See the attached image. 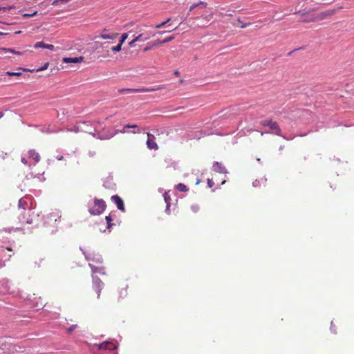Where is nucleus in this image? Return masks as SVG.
I'll return each instance as SVG.
<instances>
[{"label":"nucleus","mask_w":354,"mask_h":354,"mask_svg":"<svg viewBox=\"0 0 354 354\" xmlns=\"http://www.w3.org/2000/svg\"><path fill=\"white\" fill-rule=\"evenodd\" d=\"M261 124L264 127H268L271 131L261 132V136H263L264 133H271L279 136H282V135L281 134V130L276 122H273L270 120H265L261 121Z\"/></svg>","instance_id":"nucleus-1"},{"label":"nucleus","mask_w":354,"mask_h":354,"mask_svg":"<svg viewBox=\"0 0 354 354\" xmlns=\"http://www.w3.org/2000/svg\"><path fill=\"white\" fill-rule=\"evenodd\" d=\"M106 203L102 199H94V205L89 207L88 212L91 215H100L101 214L106 208Z\"/></svg>","instance_id":"nucleus-2"},{"label":"nucleus","mask_w":354,"mask_h":354,"mask_svg":"<svg viewBox=\"0 0 354 354\" xmlns=\"http://www.w3.org/2000/svg\"><path fill=\"white\" fill-rule=\"evenodd\" d=\"M34 212L32 209L28 208V209H24V211L21 212L19 215V221L21 223L32 224L33 221Z\"/></svg>","instance_id":"nucleus-3"},{"label":"nucleus","mask_w":354,"mask_h":354,"mask_svg":"<svg viewBox=\"0 0 354 354\" xmlns=\"http://www.w3.org/2000/svg\"><path fill=\"white\" fill-rule=\"evenodd\" d=\"M80 249L82 251V252L85 257V259L88 261H91V262L95 263L97 264L102 263L103 259L100 254H99L97 253H94V252L88 253V252H86L85 251H83L82 248H80Z\"/></svg>","instance_id":"nucleus-4"},{"label":"nucleus","mask_w":354,"mask_h":354,"mask_svg":"<svg viewBox=\"0 0 354 354\" xmlns=\"http://www.w3.org/2000/svg\"><path fill=\"white\" fill-rule=\"evenodd\" d=\"M89 122H79L77 125L74 126L73 127L67 129L68 131H72V132H85L87 133H92V131L90 129H86L85 126H88Z\"/></svg>","instance_id":"nucleus-5"},{"label":"nucleus","mask_w":354,"mask_h":354,"mask_svg":"<svg viewBox=\"0 0 354 354\" xmlns=\"http://www.w3.org/2000/svg\"><path fill=\"white\" fill-rule=\"evenodd\" d=\"M92 281L93 289L96 292L97 298H99L100 296L101 290L103 289L104 284L99 277L95 276L94 274H92Z\"/></svg>","instance_id":"nucleus-6"},{"label":"nucleus","mask_w":354,"mask_h":354,"mask_svg":"<svg viewBox=\"0 0 354 354\" xmlns=\"http://www.w3.org/2000/svg\"><path fill=\"white\" fill-rule=\"evenodd\" d=\"M2 249L0 251V258L3 259L4 261L9 260L13 253H12L11 244L2 245Z\"/></svg>","instance_id":"nucleus-7"},{"label":"nucleus","mask_w":354,"mask_h":354,"mask_svg":"<svg viewBox=\"0 0 354 354\" xmlns=\"http://www.w3.org/2000/svg\"><path fill=\"white\" fill-rule=\"evenodd\" d=\"M10 287L9 281L6 279H3L0 281V292L2 294L10 293Z\"/></svg>","instance_id":"nucleus-8"},{"label":"nucleus","mask_w":354,"mask_h":354,"mask_svg":"<svg viewBox=\"0 0 354 354\" xmlns=\"http://www.w3.org/2000/svg\"><path fill=\"white\" fill-rule=\"evenodd\" d=\"M111 201L116 205L118 209L124 212V205L122 198L118 195L111 196Z\"/></svg>","instance_id":"nucleus-9"},{"label":"nucleus","mask_w":354,"mask_h":354,"mask_svg":"<svg viewBox=\"0 0 354 354\" xmlns=\"http://www.w3.org/2000/svg\"><path fill=\"white\" fill-rule=\"evenodd\" d=\"M212 169L214 171L221 173V174H227V169L225 166L218 162H214L213 163Z\"/></svg>","instance_id":"nucleus-10"},{"label":"nucleus","mask_w":354,"mask_h":354,"mask_svg":"<svg viewBox=\"0 0 354 354\" xmlns=\"http://www.w3.org/2000/svg\"><path fill=\"white\" fill-rule=\"evenodd\" d=\"M118 348L117 345L114 344L111 342H104L100 344V349H105V350H116Z\"/></svg>","instance_id":"nucleus-11"},{"label":"nucleus","mask_w":354,"mask_h":354,"mask_svg":"<svg viewBox=\"0 0 354 354\" xmlns=\"http://www.w3.org/2000/svg\"><path fill=\"white\" fill-rule=\"evenodd\" d=\"M88 265H89L91 269L92 270L93 274L96 273V272H98V273H100V274H102V275H105L106 274L105 268L104 266H94L91 263H89Z\"/></svg>","instance_id":"nucleus-12"},{"label":"nucleus","mask_w":354,"mask_h":354,"mask_svg":"<svg viewBox=\"0 0 354 354\" xmlns=\"http://www.w3.org/2000/svg\"><path fill=\"white\" fill-rule=\"evenodd\" d=\"M153 138H154L153 136L148 133V139L147 141V145L149 149H158V145L156 143V142L153 140Z\"/></svg>","instance_id":"nucleus-13"},{"label":"nucleus","mask_w":354,"mask_h":354,"mask_svg":"<svg viewBox=\"0 0 354 354\" xmlns=\"http://www.w3.org/2000/svg\"><path fill=\"white\" fill-rule=\"evenodd\" d=\"M34 48H42L48 49L50 50H55V46L53 44H47L44 43L43 41H38V42L35 43V44L34 45Z\"/></svg>","instance_id":"nucleus-14"},{"label":"nucleus","mask_w":354,"mask_h":354,"mask_svg":"<svg viewBox=\"0 0 354 354\" xmlns=\"http://www.w3.org/2000/svg\"><path fill=\"white\" fill-rule=\"evenodd\" d=\"M84 60L83 57H64L63 58L64 63H80Z\"/></svg>","instance_id":"nucleus-15"},{"label":"nucleus","mask_w":354,"mask_h":354,"mask_svg":"<svg viewBox=\"0 0 354 354\" xmlns=\"http://www.w3.org/2000/svg\"><path fill=\"white\" fill-rule=\"evenodd\" d=\"M28 198L26 197V198H21L19 201V210L21 212L24 211V209H28L29 207L28 206V202H27V199Z\"/></svg>","instance_id":"nucleus-16"},{"label":"nucleus","mask_w":354,"mask_h":354,"mask_svg":"<svg viewBox=\"0 0 354 354\" xmlns=\"http://www.w3.org/2000/svg\"><path fill=\"white\" fill-rule=\"evenodd\" d=\"M106 30H104L103 32L100 34L98 37L102 38L103 39H115L118 34H106L105 33Z\"/></svg>","instance_id":"nucleus-17"},{"label":"nucleus","mask_w":354,"mask_h":354,"mask_svg":"<svg viewBox=\"0 0 354 354\" xmlns=\"http://www.w3.org/2000/svg\"><path fill=\"white\" fill-rule=\"evenodd\" d=\"M162 88V86H153V87H148V88L142 87V88H138V91H140V93H141V92H153V91H159Z\"/></svg>","instance_id":"nucleus-18"},{"label":"nucleus","mask_w":354,"mask_h":354,"mask_svg":"<svg viewBox=\"0 0 354 354\" xmlns=\"http://www.w3.org/2000/svg\"><path fill=\"white\" fill-rule=\"evenodd\" d=\"M119 94H127L133 93H140L138 88H120L118 91Z\"/></svg>","instance_id":"nucleus-19"},{"label":"nucleus","mask_w":354,"mask_h":354,"mask_svg":"<svg viewBox=\"0 0 354 354\" xmlns=\"http://www.w3.org/2000/svg\"><path fill=\"white\" fill-rule=\"evenodd\" d=\"M29 158H32L36 162H38L40 160L39 154L36 152L34 149H30L28 151Z\"/></svg>","instance_id":"nucleus-20"},{"label":"nucleus","mask_w":354,"mask_h":354,"mask_svg":"<svg viewBox=\"0 0 354 354\" xmlns=\"http://www.w3.org/2000/svg\"><path fill=\"white\" fill-rule=\"evenodd\" d=\"M89 122L88 124V126L86 125L85 126V128L86 129H90L91 131H92V135H94V132L97 131V129H98V125L99 124L97 122H91L90 121H88Z\"/></svg>","instance_id":"nucleus-21"},{"label":"nucleus","mask_w":354,"mask_h":354,"mask_svg":"<svg viewBox=\"0 0 354 354\" xmlns=\"http://www.w3.org/2000/svg\"><path fill=\"white\" fill-rule=\"evenodd\" d=\"M207 6V3L204 1H200L197 3H194L189 8V12H192L194 8L197 7L200 8H205Z\"/></svg>","instance_id":"nucleus-22"},{"label":"nucleus","mask_w":354,"mask_h":354,"mask_svg":"<svg viewBox=\"0 0 354 354\" xmlns=\"http://www.w3.org/2000/svg\"><path fill=\"white\" fill-rule=\"evenodd\" d=\"M149 39V36H145V33H140L135 37L136 41H145Z\"/></svg>","instance_id":"nucleus-23"},{"label":"nucleus","mask_w":354,"mask_h":354,"mask_svg":"<svg viewBox=\"0 0 354 354\" xmlns=\"http://www.w3.org/2000/svg\"><path fill=\"white\" fill-rule=\"evenodd\" d=\"M176 188L178 190L180 191V192H185L188 190V189L187 188L186 185H184L183 183H178L177 185H176Z\"/></svg>","instance_id":"nucleus-24"},{"label":"nucleus","mask_w":354,"mask_h":354,"mask_svg":"<svg viewBox=\"0 0 354 354\" xmlns=\"http://www.w3.org/2000/svg\"><path fill=\"white\" fill-rule=\"evenodd\" d=\"M171 21V18L167 19L165 21L155 26L156 28H161L164 27L167 23Z\"/></svg>","instance_id":"nucleus-25"},{"label":"nucleus","mask_w":354,"mask_h":354,"mask_svg":"<svg viewBox=\"0 0 354 354\" xmlns=\"http://www.w3.org/2000/svg\"><path fill=\"white\" fill-rule=\"evenodd\" d=\"M164 200L167 205H171V199L169 195L167 192H165L164 194Z\"/></svg>","instance_id":"nucleus-26"},{"label":"nucleus","mask_w":354,"mask_h":354,"mask_svg":"<svg viewBox=\"0 0 354 354\" xmlns=\"http://www.w3.org/2000/svg\"><path fill=\"white\" fill-rule=\"evenodd\" d=\"M174 39V36H170L169 37L165 38L162 41H159V44H166V43H168V42L172 41Z\"/></svg>","instance_id":"nucleus-27"},{"label":"nucleus","mask_w":354,"mask_h":354,"mask_svg":"<svg viewBox=\"0 0 354 354\" xmlns=\"http://www.w3.org/2000/svg\"><path fill=\"white\" fill-rule=\"evenodd\" d=\"M105 219L107 222V228H110L113 225V223H111L112 218H111V216L110 215L106 216L105 217Z\"/></svg>","instance_id":"nucleus-28"},{"label":"nucleus","mask_w":354,"mask_h":354,"mask_svg":"<svg viewBox=\"0 0 354 354\" xmlns=\"http://www.w3.org/2000/svg\"><path fill=\"white\" fill-rule=\"evenodd\" d=\"M237 21L241 24L240 27L241 28H245L251 24L250 23H245L244 24L243 22H242V21L239 18L237 19Z\"/></svg>","instance_id":"nucleus-29"},{"label":"nucleus","mask_w":354,"mask_h":354,"mask_svg":"<svg viewBox=\"0 0 354 354\" xmlns=\"http://www.w3.org/2000/svg\"><path fill=\"white\" fill-rule=\"evenodd\" d=\"M122 45L121 44H118L117 46H113L111 48V50L113 51V52H119L121 50V48H122Z\"/></svg>","instance_id":"nucleus-30"},{"label":"nucleus","mask_w":354,"mask_h":354,"mask_svg":"<svg viewBox=\"0 0 354 354\" xmlns=\"http://www.w3.org/2000/svg\"><path fill=\"white\" fill-rule=\"evenodd\" d=\"M127 37H128L127 33H123L121 35V37H120L119 43L122 44L125 41V40L127 39Z\"/></svg>","instance_id":"nucleus-31"},{"label":"nucleus","mask_w":354,"mask_h":354,"mask_svg":"<svg viewBox=\"0 0 354 354\" xmlns=\"http://www.w3.org/2000/svg\"><path fill=\"white\" fill-rule=\"evenodd\" d=\"M333 12H334V10H328V11L322 12L321 15L322 16V18H324L327 16L331 15Z\"/></svg>","instance_id":"nucleus-32"},{"label":"nucleus","mask_w":354,"mask_h":354,"mask_svg":"<svg viewBox=\"0 0 354 354\" xmlns=\"http://www.w3.org/2000/svg\"><path fill=\"white\" fill-rule=\"evenodd\" d=\"M4 50L6 52H10V53H15V54H17V55H21V52L15 51L14 49H12V48H5Z\"/></svg>","instance_id":"nucleus-33"},{"label":"nucleus","mask_w":354,"mask_h":354,"mask_svg":"<svg viewBox=\"0 0 354 354\" xmlns=\"http://www.w3.org/2000/svg\"><path fill=\"white\" fill-rule=\"evenodd\" d=\"M37 11H35V12H32V13H25V14H24V15H23V16H24V17L28 18V17H31L35 16V15H37Z\"/></svg>","instance_id":"nucleus-34"},{"label":"nucleus","mask_w":354,"mask_h":354,"mask_svg":"<svg viewBox=\"0 0 354 354\" xmlns=\"http://www.w3.org/2000/svg\"><path fill=\"white\" fill-rule=\"evenodd\" d=\"M7 74L10 76H13V75H15V76H19L21 75V73H19V72H7Z\"/></svg>","instance_id":"nucleus-35"},{"label":"nucleus","mask_w":354,"mask_h":354,"mask_svg":"<svg viewBox=\"0 0 354 354\" xmlns=\"http://www.w3.org/2000/svg\"><path fill=\"white\" fill-rule=\"evenodd\" d=\"M191 209L194 212L196 213L199 210V206L198 205H192Z\"/></svg>","instance_id":"nucleus-36"},{"label":"nucleus","mask_w":354,"mask_h":354,"mask_svg":"<svg viewBox=\"0 0 354 354\" xmlns=\"http://www.w3.org/2000/svg\"><path fill=\"white\" fill-rule=\"evenodd\" d=\"M201 18H203L205 20L209 21L212 18V15H205V16L203 15L201 17Z\"/></svg>","instance_id":"nucleus-37"},{"label":"nucleus","mask_w":354,"mask_h":354,"mask_svg":"<svg viewBox=\"0 0 354 354\" xmlns=\"http://www.w3.org/2000/svg\"><path fill=\"white\" fill-rule=\"evenodd\" d=\"M207 185H208L209 187H212L213 185H214V182L212 179H208L207 180Z\"/></svg>","instance_id":"nucleus-38"},{"label":"nucleus","mask_w":354,"mask_h":354,"mask_svg":"<svg viewBox=\"0 0 354 354\" xmlns=\"http://www.w3.org/2000/svg\"><path fill=\"white\" fill-rule=\"evenodd\" d=\"M252 185L253 187H259L260 185V181L259 180H255L253 183H252Z\"/></svg>","instance_id":"nucleus-39"},{"label":"nucleus","mask_w":354,"mask_h":354,"mask_svg":"<svg viewBox=\"0 0 354 354\" xmlns=\"http://www.w3.org/2000/svg\"><path fill=\"white\" fill-rule=\"evenodd\" d=\"M145 33V36H149V39L151 37V36H154L155 35V33H152L151 32H144Z\"/></svg>","instance_id":"nucleus-40"},{"label":"nucleus","mask_w":354,"mask_h":354,"mask_svg":"<svg viewBox=\"0 0 354 354\" xmlns=\"http://www.w3.org/2000/svg\"><path fill=\"white\" fill-rule=\"evenodd\" d=\"M48 63H46L42 67L39 68L37 71H41L46 70L48 68Z\"/></svg>","instance_id":"nucleus-41"},{"label":"nucleus","mask_w":354,"mask_h":354,"mask_svg":"<svg viewBox=\"0 0 354 354\" xmlns=\"http://www.w3.org/2000/svg\"><path fill=\"white\" fill-rule=\"evenodd\" d=\"M138 126L136 124H127L124 126V129H127V128H136Z\"/></svg>","instance_id":"nucleus-42"},{"label":"nucleus","mask_w":354,"mask_h":354,"mask_svg":"<svg viewBox=\"0 0 354 354\" xmlns=\"http://www.w3.org/2000/svg\"><path fill=\"white\" fill-rule=\"evenodd\" d=\"M76 327H77V325H73V326H71V327H69V328H68V331L69 333H71V332H72L73 330H75V328H76Z\"/></svg>","instance_id":"nucleus-43"},{"label":"nucleus","mask_w":354,"mask_h":354,"mask_svg":"<svg viewBox=\"0 0 354 354\" xmlns=\"http://www.w3.org/2000/svg\"><path fill=\"white\" fill-rule=\"evenodd\" d=\"M330 330L333 333H336V330H335V327L333 326V322H331V324H330Z\"/></svg>","instance_id":"nucleus-44"},{"label":"nucleus","mask_w":354,"mask_h":354,"mask_svg":"<svg viewBox=\"0 0 354 354\" xmlns=\"http://www.w3.org/2000/svg\"><path fill=\"white\" fill-rule=\"evenodd\" d=\"M136 42V41H135V38L129 43V45L130 47H133L134 45H135V43Z\"/></svg>","instance_id":"nucleus-45"},{"label":"nucleus","mask_w":354,"mask_h":354,"mask_svg":"<svg viewBox=\"0 0 354 354\" xmlns=\"http://www.w3.org/2000/svg\"><path fill=\"white\" fill-rule=\"evenodd\" d=\"M21 162H22V163H24V165H27V164H28V160H27V159H26V158H24V157H22V158H21Z\"/></svg>","instance_id":"nucleus-46"},{"label":"nucleus","mask_w":354,"mask_h":354,"mask_svg":"<svg viewBox=\"0 0 354 354\" xmlns=\"http://www.w3.org/2000/svg\"><path fill=\"white\" fill-rule=\"evenodd\" d=\"M59 3H60V0H54L52 2V5L53 6H57L59 4Z\"/></svg>","instance_id":"nucleus-47"},{"label":"nucleus","mask_w":354,"mask_h":354,"mask_svg":"<svg viewBox=\"0 0 354 354\" xmlns=\"http://www.w3.org/2000/svg\"><path fill=\"white\" fill-rule=\"evenodd\" d=\"M152 48H153V46H146V47L143 49V51H144V52H147V51H148V50H150Z\"/></svg>","instance_id":"nucleus-48"},{"label":"nucleus","mask_w":354,"mask_h":354,"mask_svg":"<svg viewBox=\"0 0 354 354\" xmlns=\"http://www.w3.org/2000/svg\"><path fill=\"white\" fill-rule=\"evenodd\" d=\"M95 155V151H88V156L90 157H93Z\"/></svg>","instance_id":"nucleus-49"},{"label":"nucleus","mask_w":354,"mask_h":354,"mask_svg":"<svg viewBox=\"0 0 354 354\" xmlns=\"http://www.w3.org/2000/svg\"><path fill=\"white\" fill-rule=\"evenodd\" d=\"M165 212H166L167 214H169V212H170V205H167Z\"/></svg>","instance_id":"nucleus-50"},{"label":"nucleus","mask_w":354,"mask_h":354,"mask_svg":"<svg viewBox=\"0 0 354 354\" xmlns=\"http://www.w3.org/2000/svg\"><path fill=\"white\" fill-rule=\"evenodd\" d=\"M171 32V30H167V31H161V32H158L157 33L160 34V35H162L165 32Z\"/></svg>","instance_id":"nucleus-51"},{"label":"nucleus","mask_w":354,"mask_h":354,"mask_svg":"<svg viewBox=\"0 0 354 354\" xmlns=\"http://www.w3.org/2000/svg\"><path fill=\"white\" fill-rule=\"evenodd\" d=\"M56 158L58 160H62L63 159V156H57L56 157Z\"/></svg>","instance_id":"nucleus-52"},{"label":"nucleus","mask_w":354,"mask_h":354,"mask_svg":"<svg viewBox=\"0 0 354 354\" xmlns=\"http://www.w3.org/2000/svg\"><path fill=\"white\" fill-rule=\"evenodd\" d=\"M70 0H60V3H66L68 2Z\"/></svg>","instance_id":"nucleus-53"},{"label":"nucleus","mask_w":354,"mask_h":354,"mask_svg":"<svg viewBox=\"0 0 354 354\" xmlns=\"http://www.w3.org/2000/svg\"><path fill=\"white\" fill-rule=\"evenodd\" d=\"M159 45H160V44H159V41H158L156 42V43L153 45V46H159Z\"/></svg>","instance_id":"nucleus-54"},{"label":"nucleus","mask_w":354,"mask_h":354,"mask_svg":"<svg viewBox=\"0 0 354 354\" xmlns=\"http://www.w3.org/2000/svg\"><path fill=\"white\" fill-rule=\"evenodd\" d=\"M261 181H262L263 183H264L266 181V178H262Z\"/></svg>","instance_id":"nucleus-55"},{"label":"nucleus","mask_w":354,"mask_h":354,"mask_svg":"<svg viewBox=\"0 0 354 354\" xmlns=\"http://www.w3.org/2000/svg\"><path fill=\"white\" fill-rule=\"evenodd\" d=\"M47 132H48V133H53V131H50L49 129H48Z\"/></svg>","instance_id":"nucleus-56"},{"label":"nucleus","mask_w":354,"mask_h":354,"mask_svg":"<svg viewBox=\"0 0 354 354\" xmlns=\"http://www.w3.org/2000/svg\"><path fill=\"white\" fill-rule=\"evenodd\" d=\"M3 114L2 112H0V118H1L3 117Z\"/></svg>","instance_id":"nucleus-57"},{"label":"nucleus","mask_w":354,"mask_h":354,"mask_svg":"<svg viewBox=\"0 0 354 354\" xmlns=\"http://www.w3.org/2000/svg\"><path fill=\"white\" fill-rule=\"evenodd\" d=\"M199 183H200V180H198L196 181V185H198V184H199Z\"/></svg>","instance_id":"nucleus-58"},{"label":"nucleus","mask_w":354,"mask_h":354,"mask_svg":"<svg viewBox=\"0 0 354 354\" xmlns=\"http://www.w3.org/2000/svg\"><path fill=\"white\" fill-rule=\"evenodd\" d=\"M227 15V16H230V17H232V14H228V15Z\"/></svg>","instance_id":"nucleus-59"}]
</instances>
